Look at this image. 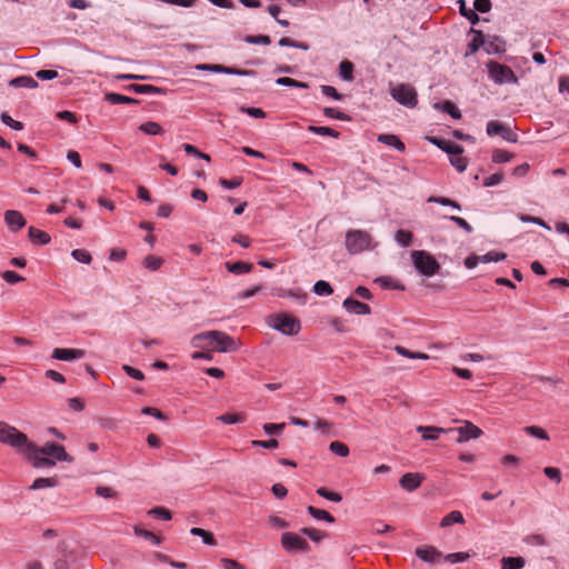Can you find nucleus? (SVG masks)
Here are the masks:
<instances>
[{"label":"nucleus","mask_w":569,"mask_h":569,"mask_svg":"<svg viewBox=\"0 0 569 569\" xmlns=\"http://www.w3.org/2000/svg\"><path fill=\"white\" fill-rule=\"evenodd\" d=\"M26 458L34 468H50L56 466L57 461H73V458L66 452L64 447L54 442H47L42 447L30 442Z\"/></svg>","instance_id":"obj_1"},{"label":"nucleus","mask_w":569,"mask_h":569,"mask_svg":"<svg viewBox=\"0 0 569 569\" xmlns=\"http://www.w3.org/2000/svg\"><path fill=\"white\" fill-rule=\"evenodd\" d=\"M192 345L196 348H208L219 352H233L239 348V343L231 336L218 330L196 335Z\"/></svg>","instance_id":"obj_2"},{"label":"nucleus","mask_w":569,"mask_h":569,"mask_svg":"<svg viewBox=\"0 0 569 569\" xmlns=\"http://www.w3.org/2000/svg\"><path fill=\"white\" fill-rule=\"evenodd\" d=\"M411 261L419 274L430 278L439 273L440 262L428 251H411Z\"/></svg>","instance_id":"obj_3"},{"label":"nucleus","mask_w":569,"mask_h":569,"mask_svg":"<svg viewBox=\"0 0 569 569\" xmlns=\"http://www.w3.org/2000/svg\"><path fill=\"white\" fill-rule=\"evenodd\" d=\"M269 326L286 336L298 335L301 330L300 320L287 313L271 316Z\"/></svg>","instance_id":"obj_4"},{"label":"nucleus","mask_w":569,"mask_h":569,"mask_svg":"<svg viewBox=\"0 0 569 569\" xmlns=\"http://www.w3.org/2000/svg\"><path fill=\"white\" fill-rule=\"evenodd\" d=\"M489 78L497 84L518 83V78L508 66L490 60L486 63Z\"/></svg>","instance_id":"obj_5"},{"label":"nucleus","mask_w":569,"mask_h":569,"mask_svg":"<svg viewBox=\"0 0 569 569\" xmlns=\"http://www.w3.org/2000/svg\"><path fill=\"white\" fill-rule=\"evenodd\" d=\"M391 97L407 108H415L418 103L416 89L409 83H400L390 89Z\"/></svg>","instance_id":"obj_6"},{"label":"nucleus","mask_w":569,"mask_h":569,"mask_svg":"<svg viewBox=\"0 0 569 569\" xmlns=\"http://www.w3.org/2000/svg\"><path fill=\"white\" fill-rule=\"evenodd\" d=\"M281 546L287 552H308L310 550L309 543L295 532H283L281 535Z\"/></svg>","instance_id":"obj_7"},{"label":"nucleus","mask_w":569,"mask_h":569,"mask_svg":"<svg viewBox=\"0 0 569 569\" xmlns=\"http://www.w3.org/2000/svg\"><path fill=\"white\" fill-rule=\"evenodd\" d=\"M13 449H16L18 452L27 456V449L30 446V441L23 432L19 431L17 428L13 427L11 432H8L6 435V438L3 439V442Z\"/></svg>","instance_id":"obj_8"},{"label":"nucleus","mask_w":569,"mask_h":569,"mask_svg":"<svg viewBox=\"0 0 569 569\" xmlns=\"http://www.w3.org/2000/svg\"><path fill=\"white\" fill-rule=\"evenodd\" d=\"M487 134L488 136H500L503 140L508 142H517L518 134L513 132V130L499 121L492 120L487 123Z\"/></svg>","instance_id":"obj_9"},{"label":"nucleus","mask_w":569,"mask_h":569,"mask_svg":"<svg viewBox=\"0 0 569 569\" xmlns=\"http://www.w3.org/2000/svg\"><path fill=\"white\" fill-rule=\"evenodd\" d=\"M346 246L347 249H368L370 247V237L360 230L349 231L346 237Z\"/></svg>","instance_id":"obj_10"},{"label":"nucleus","mask_w":569,"mask_h":569,"mask_svg":"<svg viewBox=\"0 0 569 569\" xmlns=\"http://www.w3.org/2000/svg\"><path fill=\"white\" fill-rule=\"evenodd\" d=\"M450 431H457L459 433V437L457 439V442L459 443L468 441L470 439H477L482 435V430L470 421H466L465 425L461 427L450 428L449 432Z\"/></svg>","instance_id":"obj_11"},{"label":"nucleus","mask_w":569,"mask_h":569,"mask_svg":"<svg viewBox=\"0 0 569 569\" xmlns=\"http://www.w3.org/2000/svg\"><path fill=\"white\" fill-rule=\"evenodd\" d=\"M4 221L8 229L12 232H17L27 224L26 218L18 210H7L4 212Z\"/></svg>","instance_id":"obj_12"},{"label":"nucleus","mask_w":569,"mask_h":569,"mask_svg":"<svg viewBox=\"0 0 569 569\" xmlns=\"http://www.w3.org/2000/svg\"><path fill=\"white\" fill-rule=\"evenodd\" d=\"M423 480L425 476L422 473L408 472L400 478L399 485L403 490L411 492L418 489Z\"/></svg>","instance_id":"obj_13"},{"label":"nucleus","mask_w":569,"mask_h":569,"mask_svg":"<svg viewBox=\"0 0 569 569\" xmlns=\"http://www.w3.org/2000/svg\"><path fill=\"white\" fill-rule=\"evenodd\" d=\"M415 555L423 562L433 565L440 561L441 552L432 546L418 547Z\"/></svg>","instance_id":"obj_14"},{"label":"nucleus","mask_w":569,"mask_h":569,"mask_svg":"<svg viewBox=\"0 0 569 569\" xmlns=\"http://www.w3.org/2000/svg\"><path fill=\"white\" fill-rule=\"evenodd\" d=\"M86 356V351L82 349H66L56 348L52 352V358L60 361H72L82 359Z\"/></svg>","instance_id":"obj_15"},{"label":"nucleus","mask_w":569,"mask_h":569,"mask_svg":"<svg viewBox=\"0 0 569 569\" xmlns=\"http://www.w3.org/2000/svg\"><path fill=\"white\" fill-rule=\"evenodd\" d=\"M343 308L353 315H369L371 312L370 307L367 303L360 302L353 298H347L343 301Z\"/></svg>","instance_id":"obj_16"},{"label":"nucleus","mask_w":569,"mask_h":569,"mask_svg":"<svg viewBox=\"0 0 569 569\" xmlns=\"http://www.w3.org/2000/svg\"><path fill=\"white\" fill-rule=\"evenodd\" d=\"M416 430L423 440H437L441 433L449 432V429L433 426H418Z\"/></svg>","instance_id":"obj_17"},{"label":"nucleus","mask_w":569,"mask_h":569,"mask_svg":"<svg viewBox=\"0 0 569 569\" xmlns=\"http://www.w3.org/2000/svg\"><path fill=\"white\" fill-rule=\"evenodd\" d=\"M485 42L486 43L483 49L488 54L502 53L506 51V42L497 36L485 40Z\"/></svg>","instance_id":"obj_18"},{"label":"nucleus","mask_w":569,"mask_h":569,"mask_svg":"<svg viewBox=\"0 0 569 569\" xmlns=\"http://www.w3.org/2000/svg\"><path fill=\"white\" fill-rule=\"evenodd\" d=\"M28 236L32 244L34 246H44L48 244L51 240L50 236L34 227H30L28 231Z\"/></svg>","instance_id":"obj_19"},{"label":"nucleus","mask_w":569,"mask_h":569,"mask_svg":"<svg viewBox=\"0 0 569 569\" xmlns=\"http://www.w3.org/2000/svg\"><path fill=\"white\" fill-rule=\"evenodd\" d=\"M128 90H131L139 94H163L166 93V89L154 87L151 84H129L127 87Z\"/></svg>","instance_id":"obj_20"},{"label":"nucleus","mask_w":569,"mask_h":569,"mask_svg":"<svg viewBox=\"0 0 569 569\" xmlns=\"http://www.w3.org/2000/svg\"><path fill=\"white\" fill-rule=\"evenodd\" d=\"M437 147H439L441 150L446 151L449 156L453 153H462L463 148L460 144H457L449 140L438 139L433 138L431 140Z\"/></svg>","instance_id":"obj_21"},{"label":"nucleus","mask_w":569,"mask_h":569,"mask_svg":"<svg viewBox=\"0 0 569 569\" xmlns=\"http://www.w3.org/2000/svg\"><path fill=\"white\" fill-rule=\"evenodd\" d=\"M377 140L387 146L393 147L398 151L403 152L406 150L405 143L396 134L381 133Z\"/></svg>","instance_id":"obj_22"},{"label":"nucleus","mask_w":569,"mask_h":569,"mask_svg":"<svg viewBox=\"0 0 569 569\" xmlns=\"http://www.w3.org/2000/svg\"><path fill=\"white\" fill-rule=\"evenodd\" d=\"M471 32L475 34L473 39L471 40V42L468 44V50H467V56L468 54H473L475 52H477L479 50L480 47H483L485 48V39H483V34L480 30H476V29H471Z\"/></svg>","instance_id":"obj_23"},{"label":"nucleus","mask_w":569,"mask_h":569,"mask_svg":"<svg viewBox=\"0 0 569 569\" xmlns=\"http://www.w3.org/2000/svg\"><path fill=\"white\" fill-rule=\"evenodd\" d=\"M253 264L244 261H236V262H226V268L228 271L234 274H242L251 271Z\"/></svg>","instance_id":"obj_24"},{"label":"nucleus","mask_w":569,"mask_h":569,"mask_svg":"<svg viewBox=\"0 0 569 569\" xmlns=\"http://www.w3.org/2000/svg\"><path fill=\"white\" fill-rule=\"evenodd\" d=\"M9 84L14 88H37L38 82L30 76H21L10 80Z\"/></svg>","instance_id":"obj_25"},{"label":"nucleus","mask_w":569,"mask_h":569,"mask_svg":"<svg viewBox=\"0 0 569 569\" xmlns=\"http://www.w3.org/2000/svg\"><path fill=\"white\" fill-rule=\"evenodd\" d=\"M307 511L312 518L317 520H323L327 521L328 523H333L336 521L335 517L331 516L328 511L318 509L313 506H308Z\"/></svg>","instance_id":"obj_26"},{"label":"nucleus","mask_w":569,"mask_h":569,"mask_svg":"<svg viewBox=\"0 0 569 569\" xmlns=\"http://www.w3.org/2000/svg\"><path fill=\"white\" fill-rule=\"evenodd\" d=\"M106 100L110 102L111 104H120V103H127V104H137L139 101L137 99H133L131 97H127L120 93L109 92L104 96Z\"/></svg>","instance_id":"obj_27"},{"label":"nucleus","mask_w":569,"mask_h":569,"mask_svg":"<svg viewBox=\"0 0 569 569\" xmlns=\"http://www.w3.org/2000/svg\"><path fill=\"white\" fill-rule=\"evenodd\" d=\"M526 561L522 557H503L501 559L502 569H522Z\"/></svg>","instance_id":"obj_28"},{"label":"nucleus","mask_w":569,"mask_h":569,"mask_svg":"<svg viewBox=\"0 0 569 569\" xmlns=\"http://www.w3.org/2000/svg\"><path fill=\"white\" fill-rule=\"evenodd\" d=\"M458 4H459V11H460L461 16L467 18L472 24H476L479 22V20H480L479 16L476 13L475 10L467 7V3L465 0H459Z\"/></svg>","instance_id":"obj_29"},{"label":"nucleus","mask_w":569,"mask_h":569,"mask_svg":"<svg viewBox=\"0 0 569 569\" xmlns=\"http://www.w3.org/2000/svg\"><path fill=\"white\" fill-rule=\"evenodd\" d=\"M465 519L460 511L453 510L445 516L440 522L441 527H449L452 523H463Z\"/></svg>","instance_id":"obj_30"},{"label":"nucleus","mask_w":569,"mask_h":569,"mask_svg":"<svg viewBox=\"0 0 569 569\" xmlns=\"http://www.w3.org/2000/svg\"><path fill=\"white\" fill-rule=\"evenodd\" d=\"M339 76L346 81L353 80V63L349 60L341 61L339 64Z\"/></svg>","instance_id":"obj_31"},{"label":"nucleus","mask_w":569,"mask_h":569,"mask_svg":"<svg viewBox=\"0 0 569 569\" xmlns=\"http://www.w3.org/2000/svg\"><path fill=\"white\" fill-rule=\"evenodd\" d=\"M190 533L192 536H198V537L202 538L203 543H206L208 546H214L216 545V539H214L213 535L210 531H207V530H204L202 528L194 527V528H192L190 530Z\"/></svg>","instance_id":"obj_32"},{"label":"nucleus","mask_w":569,"mask_h":569,"mask_svg":"<svg viewBox=\"0 0 569 569\" xmlns=\"http://www.w3.org/2000/svg\"><path fill=\"white\" fill-rule=\"evenodd\" d=\"M395 350H396V352L398 355H400V356H402L405 358L422 359V360L429 359V356L427 353L410 351V350H408L407 348H405L402 346H396Z\"/></svg>","instance_id":"obj_33"},{"label":"nucleus","mask_w":569,"mask_h":569,"mask_svg":"<svg viewBox=\"0 0 569 569\" xmlns=\"http://www.w3.org/2000/svg\"><path fill=\"white\" fill-rule=\"evenodd\" d=\"M162 263L163 259L154 254H148L142 261L143 267L151 271L158 270Z\"/></svg>","instance_id":"obj_34"},{"label":"nucleus","mask_w":569,"mask_h":569,"mask_svg":"<svg viewBox=\"0 0 569 569\" xmlns=\"http://www.w3.org/2000/svg\"><path fill=\"white\" fill-rule=\"evenodd\" d=\"M58 483L56 478H37L30 486L31 490H39L43 488H52Z\"/></svg>","instance_id":"obj_35"},{"label":"nucleus","mask_w":569,"mask_h":569,"mask_svg":"<svg viewBox=\"0 0 569 569\" xmlns=\"http://www.w3.org/2000/svg\"><path fill=\"white\" fill-rule=\"evenodd\" d=\"M139 130L142 131L143 133L150 134V136H157V134H161L163 132L161 126L153 121H148V122L142 123L139 127Z\"/></svg>","instance_id":"obj_36"},{"label":"nucleus","mask_w":569,"mask_h":569,"mask_svg":"<svg viewBox=\"0 0 569 569\" xmlns=\"http://www.w3.org/2000/svg\"><path fill=\"white\" fill-rule=\"evenodd\" d=\"M308 131L320 134V136H328L332 138H338L340 136V132L337 130L330 128V127H317V126H309Z\"/></svg>","instance_id":"obj_37"},{"label":"nucleus","mask_w":569,"mask_h":569,"mask_svg":"<svg viewBox=\"0 0 569 569\" xmlns=\"http://www.w3.org/2000/svg\"><path fill=\"white\" fill-rule=\"evenodd\" d=\"M376 282H378L383 289L405 290L403 284L397 282L390 277H380L376 280Z\"/></svg>","instance_id":"obj_38"},{"label":"nucleus","mask_w":569,"mask_h":569,"mask_svg":"<svg viewBox=\"0 0 569 569\" xmlns=\"http://www.w3.org/2000/svg\"><path fill=\"white\" fill-rule=\"evenodd\" d=\"M219 421L228 425L240 423L246 420L243 413H223L217 418Z\"/></svg>","instance_id":"obj_39"},{"label":"nucleus","mask_w":569,"mask_h":569,"mask_svg":"<svg viewBox=\"0 0 569 569\" xmlns=\"http://www.w3.org/2000/svg\"><path fill=\"white\" fill-rule=\"evenodd\" d=\"M276 83L279 86L295 87V88H301V89H306L309 87L308 83L298 81V80L289 78V77L278 78L276 80Z\"/></svg>","instance_id":"obj_40"},{"label":"nucleus","mask_w":569,"mask_h":569,"mask_svg":"<svg viewBox=\"0 0 569 569\" xmlns=\"http://www.w3.org/2000/svg\"><path fill=\"white\" fill-rule=\"evenodd\" d=\"M301 532L315 542H320L322 539L327 537L326 532L320 531L316 528H302Z\"/></svg>","instance_id":"obj_41"},{"label":"nucleus","mask_w":569,"mask_h":569,"mask_svg":"<svg viewBox=\"0 0 569 569\" xmlns=\"http://www.w3.org/2000/svg\"><path fill=\"white\" fill-rule=\"evenodd\" d=\"M332 291L331 286L325 280H319L313 286V292L318 296H330Z\"/></svg>","instance_id":"obj_42"},{"label":"nucleus","mask_w":569,"mask_h":569,"mask_svg":"<svg viewBox=\"0 0 569 569\" xmlns=\"http://www.w3.org/2000/svg\"><path fill=\"white\" fill-rule=\"evenodd\" d=\"M450 163L459 171L462 172L468 166V161L461 153H453L450 156Z\"/></svg>","instance_id":"obj_43"},{"label":"nucleus","mask_w":569,"mask_h":569,"mask_svg":"<svg viewBox=\"0 0 569 569\" xmlns=\"http://www.w3.org/2000/svg\"><path fill=\"white\" fill-rule=\"evenodd\" d=\"M331 452L339 457H347L349 455V448L341 441H332L329 446Z\"/></svg>","instance_id":"obj_44"},{"label":"nucleus","mask_w":569,"mask_h":569,"mask_svg":"<svg viewBox=\"0 0 569 569\" xmlns=\"http://www.w3.org/2000/svg\"><path fill=\"white\" fill-rule=\"evenodd\" d=\"M317 495H319L320 497L325 498V499H328L330 501H333V502H340L342 500V497L340 493L338 492H333V491H329L328 489H326L325 487H320L317 489Z\"/></svg>","instance_id":"obj_45"},{"label":"nucleus","mask_w":569,"mask_h":569,"mask_svg":"<svg viewBox=\"0 0 569 569\" xmlns=\"http://www.w3.org/2000/svg\"><path fill=\"white\" fill-rule=\"evenodd\" d=\"M219 73L236 74V76H252V70L237 69L231 67L219 66Z\"/></svg>","instance_id":"obj_46"},{"label":"nucleus","mask_w":569,"mask_h":569,"mask_svg":"<svg viewBox=\"0 0 569 569\" xmlns=\"http://www.w3.org/2000/svg\"><path fill=\"white\" fill-rule=\"evenodd\" d=\"M525 432L541 440H548V433L538 426H528L525 428Z\"/></svg>","instance_id":"obj_47"},{"label":"nucleus","mask_w":569,"mask_h":569,"mask_svg":"<svg viewBox=\"0 0 569 569\" xmlns=\"http://www.w3.org/2000/svg\"><path fill=\"white\" fill-rule=\"evenodd\" d=\"M435 107L440 108V103H436ZM441 109L445 112H448L449 114H451L456 119H459L461 117L460 111L457 109V107L451 101H445L441 104Z\"/></svg>","instance_id":"obj_48"},{"label":"nucleus","mask_w":569,"mask_h":569,"mask_svg":"<svg viewBox=\"0 0 569 569\" xmlns=\"http://www.w3.org/2000/svg\"><path fill=\"white\" fill-rule=\"evenodd\" d=\"M134 533L139 537H143L144 539L151 541L153 545H159L161 541L160 538L157 535H154L153 532L138 528V527L134 528Z\"/></svg>","instance_id":"obj_49"},{"label":"nucleus","mask_w":569,"mask_h":569,"mask_svg":"<svg viewBox=\"0 0 569 569\" xmlns=\"http://www.w3.org/2000/svg\"><path fill=\"white\" fill-rule=\"evenodd\" d=\"M412 234L407 230H398L396 232V240L402 247H408L411 243Z\"/></svg>","instance_id":"obj_50"},{"label":"nucleus","mask_w":569,"mask_h":569,"mask_svg":"<svg viewBox=\"0 0 569 569\" xmlns=\"http://www.w3.org/2000/svg\"><path fill=\"white\" fill-rule=\"evenodd\" d=\"M1 278L9 284H14L17 282L23 281L24 278L20 274H18L14 271L6 270L1 272Z\"/></svg>","instance_id":"obj_51"},{"label":"nucleus","mask_w":569,"mask_h":569,"mask_svg":"<svg viewBox=\"0 0 569 569\" xmlns=\"http://www.w3.org/2000/svg\"><path fill=\"white\" fill-rule=\"evenodd\" d=\"M512 159V154L506 150L497 149L492 153V161L496 163L508 162Z\"/></svg>","instance_id":"obj_52"},{"label":"nucleus","mask_w":569,"mask_h":569,"mask_svg":"<svg viewBox=\"0 0 569 569\" xmlns=\"http://www.w3.org/2000/svg\"><path fill=\"white\" fill-rule=\"evenodd\" d=\"M507 257L506 253L503 252H493V251H488L486 254L483 256H479L480 258V262H491V261H500V260H505Z\"/></svg>","instance_id":"obj_53"},{"label":"nucleus","mask_w":569,"mask_h":569,"mask_svg":"<svg viewBox=\"0 0 569 569\" xmlns=\"http://www.w3.org/2000/svg\"><path fill=\"white\" fill-rule=\"evenodd\" d=\"M244 41L248 42V43H252V44H270L271 43V39L269 36H263V34H259V36H247L244 38Z\"/></svg>","instance_id":"obj_54"},{"label":"nucleus","mask_w":569,"mask_h":569,"mask_svg":"<svg viewBox=\"0 0 569 569\" xmlns=\"http://www.w3.org/2000/svg\"><path fill=\"white\" fill-rule=\"evenodd\" d=\"M252 447H260L264 449H274L279 447V442L277 439H270V440H252L251 441Z\"/></svg>","instance_id":"obj_55"},{"label":"nucleus","mask_w":569,"mask_h":569,"mask_svg":"<svg viewBox=\"0 0 569 569\" xmlns=\"http://www.w3.org/2000/svg\"><path fill=\"white\" fill-rule=\"evenodd\" d=\"M239 110L243 113H247L250 117H253V118H259V119L266 118V112L260 108L240 107Z\"/></svg>","instance_id":"obj_56"},{"label":"nucleus","mask_w":569,"mask_h":569,"mask_svg":"<svg viewBox=\"0 0 569 569\" xmlns=\"http://www.w3.org/2000/svg\"><path fill=\"white\" fill-rule=\"evenodd\" d=\"M123 371L129 376L131 377L132 379H136V380H139V381H142L144 379V375L141 370L139 369H136L129 365H124L122 367Z\"/></svg>","instance_id":"obj_57"},{"label":"nucleus","mask_w":569,"mask_h":569,"mask_svg":"<svg viewBox=\"0 0 569 569\" xmlns=\"http://www.w3.org/2000/svg\"><path fill=\"white\" fill-rule=\"evenodd\" d=\"M468 552H453L445 557V559L451 563L463 562L469 559Z\"/></svg>","instance_id":"obj_58"},{"label":"nucleus","mask_w":569,"mask_h":569,"mask_svg":"<svg viewBox=\"0 0 569 569\" xmlns=\"http://www.w3.org/2000/svg\"><path fill=\"white\" fill-rule=\"evenodd\" d=\"M149 515L156 516L162 520H170L171 519V512L163 508V507H156L148 512Z\"/></svg>","instance_id":"obj_59"},{"label":"nucleus","mask_w":569,"mask_h":569,"mask_svg":"<svg viewBox=\"0 0 569 569\" xmlns=\"http://www.w3.org/2000/svg\"><path fill=\"white\" fill-rule=\"evenodd\" d=\"M286 427L284 422L281 423H264L263 425V431L267 435H273V433H280Z\"/></svg>","instance_id":"obj_60"},{"label":"nucleus","mask_w":569,"mask_h":569,"mask_svg":"<svg viewBox=\"0 0 569 569\" xmlns=\"http://www.w3.org/2000/svg\"><path fill=\"white\" fill-rule=\"evenodd\" d=\"M1 121L9 126L10 128L14 129V130H22L23 129V124L22 122L20 121H17L14 119H12L9 114L7 113H2L1 114Z\"/></svg>","instance_id":"obj_61"},{"label":"nucleus","mask_w":569,"mask_h":569,"mask_svg":"<svg viewBox=\"0 0 569 569\" xmlns=\"http://www.w3.org/2000/svg\"><path fill=\"white\" fill-rule=\"evenodd\" d=\"M323 113H325V116H327L329 118L339 119V120H343V121L349 120V117L346 113H343L337 109H333V108H329V107L325 108Z\"/></svg>","instance_id":"obj_62"},{"label":"nucleus","mask_w":569,"mask_h":569,"mask_svg":"<svg viewBox=\"0 0 569 569\" xmlns=\"http://www.w3.org/2000/svg\"><path fill=\"white\" fill-rule=\"evenodd\" d=\"M543 473L551 480L559 483L561 481V472L558 468L555 467H546L543 469Z\"/></svg>","instance_id":"obj_63"},{"label":"nucleus","mask_w":569,"mask_h":569,"mask_svg":"<svg viewBox=\"0 0 569 569\" xmlns=\"http://www.w3.org/2000/svg\"><path fill=\"white\" fill-rule=\"evenodd\" d=\"M221 563L224 569H246L243 565L238 561L229 558H222Z\"/></svg>","instance_id":"obj_64"}]
</instances>
